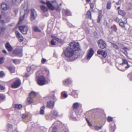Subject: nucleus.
<instances>
[{
  "mask_svg": "<svg viewBox=\"0 0 132 132\" xmlns=\"http://www.w3.org/2000/svg\"><path fill=\"white\" fill-rule=\"evenodd\" d=\"M80 50V46L78 43L71 42L69 46H68L64 52L65 56L68 58L73 56L75 54V51Z\"/></svg>",
  "mask_w": 132,
  "mask_h": 132,
  "instance_id": "obj_1",
  "label": "nucleus"
},
{
  "mask_svg": "<svg viewBox=\"0 0 132 132\" xmlns=\"http://www.w3.org/2000/svg\"><path fill=\"white\" fill-rule=\"evenodd\" d=\"M46 80L45 77L43 76H40L38 77L37 82L40 86H43L46 84Z\"/></svg>",
  "mask_w": 132,
  "mask_h": 132,
  "instance_id": "obj_2",
  "label": "nucleus"
},
{
  "mask_svg": "<svg viewBox=\"0 0 132 132\" xmlns=\"http://www.w3.org/2000/svg\"><path fill=\"white\" fill-rule=\"evenodd\" d=\"M46 4L48 8L51 10H54L55 9L57 10L59 9L58 5L56 2L53 5H52L49 2H46Z\"/></svg>",
  "mask_w": 132,
  "mask_h": 132,
  "instance_id": "obj_3",
  "label": "nucleus"
},
{
  "mask_svg": "<svg viewBox=\"0 0 132 132\" xmlns=\"http://www.w3.org/2000/svg\"><path fill=\"white\" fill-rule=\"evenodd\" d=\"M19 29L22 33L24 34H26L28 31V28L26 26H19Z\"/></svg>",
  "mask_w": 132,
  "mask_h": 132,
  "instance_id": "obj_4",
  "label": "nucleus"
},
{
  "mask_svg": "<svg viewBox=\"0 0 132 132\" xmlns=\"http://www.w3.org/2000/svg\"><path fill=\"white\" fill-rule=\"evenodd\" d=\"M37 16V13L35 10L34 9L31 10L30 15V19L31 21H32L34 20L35 19Z\"/></svg>",
  "mask_w": 132,
  "mask_h": 132,
  "instance_id": "obj_5",
  "label": "nucleus"
},
{
  "mask_svg": "<svg viewBox=\"0 0 132 132\" xmlns=\"http://www.w3.org/2000/svg\"><path fill=\"white\" fill-rule=\"evenodd\" d=\"M13 53L15 55H11L12 56H18L20 57H21L22 55V53L21 50L19 49H15L13 52Z\"/></svg>",
  "mask_w": 132,
  "mask_h": 132,
  "instance_id": "obj_6",
  "label": "nucleus"
},
{
  "mask_svg": "<svg viewBox=\"0 0 132 132\" xmlns=\"http://www.w3.org/2000/svg\"><path fill=\"white\" fill-rule=\"evenodd\" d=\"M97 43L99 46L101 48H104L106 46V42L102 39L98 40Z\"/></svg>",
  "mask_w": 132,
  "mask_h": 132,
  "instance_id": "obj_7",
  "label": "nucleus"
},
{
  "mask_svg": "<svg viewBox=\"0 0 132 132\" xmlns=\"http://www.w3.org/2000/svg\"><path fill=\"white\" fill-rule=\"evenodd\" d=\"M21 83L19 79L17 80L12 84V87L14 88H18L20 85Z\"/></svg>",
  "mask_w": 132,
  "mask_h": 132,
  "instance_id": "obj_8",
  "label": "nucleus"
},
{
  "mask_svg": "<svg viewBox=\"0 0 132 132\" xmlns=\"http://www.w3.org/2000/svg\"><path fill=\"white\" fill-rule=\"evenodd\" d=\"M94 53V51L92 48H90L87 53L86 59L87 60L89 59L93 55Z\"/></svg>",
  "mask_w": 132,
  "mask_h": 132,
  "instance_id": "obj_9",
  "label": "nucleus"
},
{
  "mask_svg": "<svg viewBox=\"0 0 132 132\" xmlns=\"http://www.w3.org/2000/svg\"><path fill=\"white\" fill-rule=\"evenodd\" d=\"M16 35L18 38L19 41L20 42H22L23 40V38L22 35L18 31L15 32Z\"/></svg>",
  "mask_w": 132,
  "mask_h": 132,
  "instance_id": "obj_10",
  "label": "nucleus"
},
{
  "mask_svg": "<svg viewBox=\"0 0 132 132\" xmlns=\"http://www.w3.org/2000/svg\"><path fill=\"white\" fill-rule=\"evenodd\" d=\"M97 53L98 54L102 55L104 58L106 57L107 55L106 52L102 50H98L97 51Z\"/></svg>",
  "mask_w": 132,
  "mask_h": 132,
  "instance_id": "obj_11",
  "label": "nucleus"
},
{
  "mask_svg": "<svg viewBox=\"0 0 132 132\" xmlns=\"http://www.w3.org/2000/svg\"><path fill=\"white\" fill-rule=\"evenodd\" d=\"M50 115L52 117L55 118L57 116L58 113L56 110H53L51 111Z\"/></svg>",
  "mask_w": 132,
  "mask_h": 132,
  "instance_id": "obj_12",
  "label": "nucleus"
},
{
  "mask_svg": "<svg viewBox=\"0 0 132 132\" xmlns=\"http://www.w3.org/2000/svg\"><path fill=\"white\" fill-rule=\"evenodd\" d=\"M5 46L7 49L9 51H12L13 49V47L8 43H7L6 44Z\"/></svg>",
  "mask_w": 132,
  "mask_h": 132,
  "instance_id": "obj_13",
  "label": "nucleus"
},
{
  "mask_svg": "<svg viewBox=\"0 0 132 132\" xmlns=\"http://www.w3.org/2000/svg\"><path fill=\"white\" fill-rule=\"evenodd\" d=\"M54 103L53 101H49L47 102V106L49 108H52L53 107Z\"/></svg>",
  "mask_w": 132,
  "mask_h": 132,
  "instance_id": "obj_14",
  "label": "nucleus"
},
{
  "mask_svg": "<svg viewBox=\"0 0 132 132\" xmlns=\"http://www.w3.org/2000/svg\"><path fill=\"white\" fill-rule=\"evenodd\" d=\"M1 7L2 9L6 11L7 10V6L5 3H2Z\"/></svg>",
  "mask_w": 132,
  "mask_h": 132,
  "instance_id": "obj_15",
  "label": "nucleus"
},
{
  "mask_svg": "<svg viewBox=\"0 0 132 132\" xmlns=\"http://www.w3.org/2000/svg\"><path fill=\"white\" fill-rule=\"evenodd\" d=\"M122 64L123 65L124 64H126L127 66H126L125 67L126 68H128L129 67L130 65L128 64V62L125 59L122 60Z\"/></svg>",
  "mask_w": 132,
  "mask_h": 132,
  "instance_id": "obj_16",
  "label": "nucleus"
},
{
  "mask_svg": "<svg viewBox=\"0 0 132 132\" xmlns=\"http://www.w3.org/2000/svg\"><path fill=\"white\" fill-rule=\"evenodd\" d=\"M41 9L44 12H45L47 11V8L44 5H41L40 6Z\"/></svg>",
  "mask_w": 132,
  "mask_h": 132,
  "instance_id": "obj_17",
  "label": "nucleus"
},
{
  "mask_svg": "<svg viewBox=\"0 0 132 132\" xmlns=\"http://www.w3.org/2000/svg\"><path fill=\"white\" fill-rule=\"evenodd\" d=\"M7 68L12 73H14L15 71V68L14 67H8Z\"/></svg>",
  "mask_w": 132,
  "mask_h": 132,
  "instance_id": "obj_18",
  "label": "nucleus"
},
{
  "mask_svg": "<svg viewBox=\"0 0 132 132\" xmlns=\"http://www.w3.org/2000/svg\"><path fill=\"white\" fill-rule=\"evenodd\" d=\"M22 106L20 104H15L14 105L13 108H14L20 109L22 107Z\"/></svg>",
  "mask_w": 132,
  "mask_h": 132,
  "instance_id": "obj_19",
  "label": "nucleus"
},
{
  "mask_svg": "<svg viewBox=\"0 0 132 132\" xmlns=\"http://www.w3.org/2000/svg\"><path fill=\"white\" fill-rule=\"evenodd\" d=\"M51 36L54 40H56L57 42L60 43H61L62 42V40L60 39L57 38L56 36L53 35H52Z\"/></svg>",
  "mask_w": 132,
  "mask_h": 132,
  "instance_id": "obj_20",
  "label": "nucleus"
},
{
  "mask_svg": "<svg viewBox=\"0 0 132 132\" xmlns=\"http://www.w3.org/2000/svg\"><path fill=\"white\" fill-rule=\"evenodd\" d=\"M36 95V93L32 92L29 94V96L32 98L34 97Z\"/></svg>",
  "mask_w": 132,
  "mask_h": 132,
  "instance_id": "obj_21",
  "label": "nucleus"
},
{
  "mask_svg": "<svg viewBox=\"0 0 132 132\" xmlns=\"http://www.w3.org/2000/svg\"><path fill=\"white\" fill-rule=\"evenodd\" d=\"M45 107L44 106H43L41 108L40 110V114H43L44 113V109Z\"/></svg>",
  "mask_w": 132,
  "mask_h": 132,
  "instance_id": "obj_22",
  "label": "nucleus"
},
{
  "mask_svg": "<svg viewBox=\"0 0 132 132\" xmlns=\"http://www.w3.org/2000/svg\"><path fill=\"white\" fill-rule=\"evenodd\" d=\"M127 23V21H123V22L122 21L121 22L119 23V24L120 26L122 27H125L124 24L126 23Z\"/></svg>",
  "mask_w": 132,
  "mask_h": 132,
  "instance_id": "obj_23",
  "label": "nucleus"
},
{
  "mask_svg": "<svg viewBox=\"0 0 132 132\" xmlns=\"http://www.w3.org/2000/svg\"><path fill=\"white\" fill-rule=\"evenodd\" d=\"M111 5V3L110 2H108L107 4L106 8L108 9H110Z\"/></svg>",
  "mask_w": 132,
  "mask_h": 132,
  "instance_id": "obj_24",
  "label": "nucleus"
},
{
  "mask_svg": "<svg viewBox=\"0 0 132 132\" xmlns=\"http://www.w3.org/2000/svg\"><path fill=\"white\" fill-rule=\"evenodd\" d=\"M79 105L78 103H76L73 104V107L74 109H76L79 106Z\"/></svg>",
  "mask_w": 132,
  "mask_h": 132,
  "instance_id": "obj_25",
  "label": "nucleus"
},
{
  "mask_svg": "<svg viewBox=\"0 0 132 132\" xmlns=\"http://www.w3.org/2000/svg\"><path fill=\"white\" fill-rule=\"evenodd\" d=\"M5 98V96L3 94H0V100H4Z\"/></svg>",
  "mask_w": 132,
  "mask_h": 132,
  "instance_id": "obj_26",
  "label": "nucleus"
},
{
  "mask_svg": "<svg viewBox=\"0 0 132 132\" xmlns=\"http://www.w3.org/2000/svg\"><path fill=\"white\" fill-rule=\"evenodd\" d=\"M27 102L29 104L31 103L33 101L32 98L30 97L27 98Z\"/></svg>",
  "mask_w": 132,
  "mask_h": 132,
  "instance_id": "obj_27",
  "label": "nucleus"
},
{
  "mask_svg": "<svg viewBox=\"0 0 132 132\" xmlns=\"http://www.w3.org/2000/svg\"><path fill=\"white\" fill-rule=\"evenodd\" d=\"M28 8V3L26 2L24 4L23 7V8L25 11H27V9Z\"/></svg>",
  "mask_w": 132,
  "mask_h": 132,
  "instance_id": "obj_28",
  "label": "nucleus"
},
{
  "mask_svg": "<svg viewBox=\"0 0 132 132\" xmlns=\"http://www.w3.org/2000/svg\"><path fill=\"white\" fill-rule=\"evenodd\" d=\"M118 13L119 15L123 16L125 14V13L123 12V11L119 10L118 11Z\"/></svg>",
  "mask_w": 132,
  "mask_h": 132,
  "instance_id": "obj_29",
  "label": "nucleus"
},
{
  "mask_svg": "<svg viewBox=\"0 0 132 132\" xmlns=\"http://www.w3.org/2000/svg\"><path fill=\"white\" fill-rule=\"evenodd\" d=\"M70 82V80L69 79H67L63 81V83L64 85H67Z\"/></svg>",
  "mask_w": 132,
  "mask_h": 132,
  "instance_id": "obj_30",
  "label": "nucleus"
},
{
  "mask_svg": "<svg viewBox=\"0 0 132 132\" xmlns=\"http://www.w3.org/2000/svg\"><path fill=\"white\" fill-rule=\"evenodd\" d=\"M24 18V16H21L19 19V20L18 22V24H20L21 23Z\"/></svg>",
  "mask_w": 132,
  "mask_h": 132,
  "instance_id": "obj_31",
  "label": "nucleus"
},
{
  "mask_svg": "<svg viewBox=\"0 0 132 132\" xmlns=\"http://www.w3.org/2000/svg\"><path fill=\"white\" fill-rule=\"evenodd\" d=\"M7 128L9 130H10L12 129V126L10 124H8L7 126Z\"/></svg>",
  "mask_w": 132,
  "mask_h": 132,
  "instance_id": "obj_32",
  "label": "nucleus"
},
{
  "mask_svg": "<svg viewBox=\"0 0 132 132\" xmlns=\"http://www.w3.org/2000/svg\"><path fill=\"white\" fill-rule=\"evenodd\" d=\"M127 48H126L125 47L123 48L122 49V52L125 54L126 55H127V53L126 50V49Z\"/></svg>",
  "mask_w": 132,
  "mask_h": 132,
  "instance_id": "obj_33",
  "label": "nucleus"
},
{
  "mask_svg": "<svg viewBox=\"0 0 132 132\" xmlns=\"http://www.w3.org/2000/svg\"><path fill=\"white\" fill-rule=\"evenodd\" d=\"M87 15H88V18L91 19V14L89 11H88L87 12Z\"/></svg>",
  "mask_w": 132,
  "mask_h": 132,
  "instance_id": "obj_34",
  "label": "nucleus"
},
{
  "mask_svg": "<svg viewBox=\"0 0 132 132\" xmlns=\"http://www.w3.org/2000/svg\"><path fill=\"white\" fill-rule=\"evenodd\" d=\"M33 30L35 31H40V30L37 27H33Z\"/></svg>",
  "mask_w": 132,
  "mask_h": 132,
  "instance_id": "obj_35",
  "label": "nucleus"
},
{
  "mask_svg": "<svg viewBox=\"0 0 132 132\" xmlns=\"http://www.w3.org/2000/svg\"><path fill=\"white\" fill-rule=\"evenodd\" d=\"M102 127V126H95L94 127V128L95 130H98L100 129Z\"/></svg>",
  "mask_w": 132,
  "mask_h": 132,
  "instance_id": "obj_36",
  "label": "nucleus"
},
{
  "mask_svg": "<svg viewBox=\"0 0 132 132\" xmlns=\"http://www.w3.org/2000/svg\"><path fill=\"white\" fill-rule=\"evenodd\" d=\"M5 74L3 71H0V77H2L4 76Z\"/></svg>",
  "mask_w": 132,
  "mask_h": 132,
  "instance_id": "obj_37",
  "label": "nucleus"
},
{
  "mask_svg": "<svg viewBox=\"0 0 132 132\" xmlns=\"http://www.w3.org/2000/svg\"><path fill=\"white\" fill-rule=\"evenodd\" d=\"M4 59V58L3 57L0 58V64H2L3 63Z\"/></svg>",
  "mask_w": 132,
  "mask_h": 132,
  "instance_id": "obj_38",
  "label": "nucleus"
},
{
  "mask_svg": "<svg viewBox=\"0 0 132 132\" xmlns=\"http://www.w3.org/2000/svg\"><path fill=\"white\" fill-rule=\"evenodd\" d=\"M101 18H102V17L100 15H99L98 16V20H97V21L99 23L100 22L101 19Z\"/></svg>",
  "mask_w": 132,
  "mask_h": 132,
  "instance_id": "obj_39",
  "label": "nucleus"
},
{
  "mask_svg": "<svg viewBox=\"0 0 132 132\" xmlns=\"http://www.w3.org/2000/svg\"><path fill=\"white\" fill-rule=\"evenodd\" d=\"M4 30V28L3 27H0V34Z\"/></svg>",
  "mask_w": 132,
  "mask_h": 132,
  "instance_id": "obj_40",
  "label": "nucleus"
},
{
  "mask_svg": "<svg viewBox=\"0 0 132 132\" xmlns=\"http://www.w3.org/2000/svg\"><path fill=\"white\" fill-rule=\"evenodd\" d=\"M12 3L13 5H15L17 2V0H12Z\"/></svg>",
  "mask_w": 132,
  "mask_h": 132,
  "instance_id": "obj_41",
  "label": "nucleus"
},
{
  "mask_svg": "<svg viewBox=\"0 0 132 132\" xmlns=\"http://www.w3.org/2000/svg\"><path fill=\"white\" fill-rule=\"evenodd\" d=\"M108 121L109 122H110L112 121V118L110 117H109L107 118Z\"/></svg>",
  "mask_w": 132,
  "mask_h": 132,
  "instance_id": "obj_42",
  "label": "nucleus"
},
{
  "mask_svg": "<svg viewBox=\"0 0 132 132\" xmlns=\"http://www.w3.org/2000/svg\"><path fill=\"white\" fill-rule=\"evenodd\" d=\"M112 45L116 49H118V47L117 45L114 44H112Z\"/></svg>",
  "mask_w": 132,
  "mask_h": 132,
  "instance_id": "obj_43",
  "label": "nucleus"
},
{
  "mask_svg": "<svg viewBox=\"0 0 132 132\" xmlns=\"http://www.w3.org/2000/svg\"><path fill=\"white\" fill-rule=\"evenodd\" d=\"M114 20L115 21L117 22H119L120 21V19L117 17H115Z\"/></svg>",
  "mask_w": 132,
  "mask_h": 132,
  "instance_id": "obj_44",
  "label": "nucleus"
},
{
  "mask_svg": "<svg viewBox=\"0 0 132 132\" xmlns=\"http://www.w3.org/2000/svg\"><path fill=\"white\" fill-rule=\"evenodd\" d=\"M51 43V44L52 45H54L55 44V42L53 40H52Z\"/></svg>",
  "mask_w": 132,
  "mask_h": 132,
  "instance_id": "obj_45",
  "label": "nucleus"
},
{
  "mask_svg": "<svg viewBox=\"0 0 132 132\" xmlns=\"http://www.w3.org/2000/svg\"><path fill=\"white\" fill-rule=\"evenodd\" d=\"M46 61V59L44 58H43L42 59L41 62L42 63L44 64L45 62Z\"/></svg>",
  "mask_w": 132,
  "mask_h": 132,
  "instance_id": "obj_46",
  "label": "nucleus"
},
{
  "mask_svg": "<svg viewBox=\"0 0 132 132\" xmlns=\"http://www.w3.org/2000/svg\"><path fill=\"white\" fill-rule=\"evenodd\" d=\"M5 87L4 86L0 85V89L1 90H4L5 89Z\"/></svg>",
  "mask_w": 132,
  "mask_h": 132,
  "instance_id": "obj_47",
  "label": "nucleus"
},
{
  "mask_svg": "<svg viewBox=\"0 0 132 132\" xmlns=\"http://www.w3.org/2000/svg\"><path fill=\"white\" fill-rule=\"evenodd\" d=\"M28 115L26 114H23L22 116V118L23 119H25L27 117Z\"/></svg>",
  "mask_w": 132,
  "mask_h": 132,
  "instance_id": "obj_48",
  "label": "nucleus"
},
{
  "mask_svg": "<svg viewBox=\"0 0 132 132\" xmlns=\"http://www.w3.org/2000/svg\"><path fill=\"white\" fill-rule=\"evenodd\" d=\"M66 13L67 15H71V13H70V12L68 11H66Z\"/></svg>",
  "mask_w": 132,
  "mask_h": 132,
  "instance_id": "obj_49",
  "label": "nucleus"
},
{
  "mask_svg": "<svg viewBox=\"0 0 132 132\" xmlns=\"http://www.w3.org/2000/svg\"><path fill=\"white\" fill-rule=\"evenodd\" d=\"M31 69V67H29L27 68V70L28 72H29Z\"/></svg>",
  "mask_w": 132,
  "mask_h": 132,
  "instance_id": "obj_50",
  "label": "nucleus"
},
{
  "mask_svg": "<svg viewBox=\"0 0 132 132\" xmlns=\"http://www.w3.org/2000/svg\"><path fill=\"white\" fill-rule=\"evenodd\" d=\"M1 15H0V23H3L4 22V21L2 20H1Z\"/></svg>",
  "mask_w": 132,
  "mask_h": 132,
  "instance_id": "obj_51",
  "label": "nucleus"
},
{
  "mask_svg": "<svg viewBox=\"0 0 132 132\" xmlns=\"http://www.w3.org/2000/svg\"><path fill=\"white\" fill-rule=\"evenodd\" d=\"M63 96L65 98H67L68 96V95L64 93L63 95Z\"/></svg>",
  "mask_w": 132,
  "mask_h": 132,
  "instance_id": "obj_52",
  "label": "nucleus"
},
{
  "mask_svg": "<svg viewBox=\"0 0 132 132\" xmlns=\"http://www.w3.org/2000/svg\"><path fill=\"white\" fill-rule=\"evenodd\" d=\"M17 61V60L16 59H14L13 60V62L15 63L16 64V62Z\"/></svg>",
  "mask_w": 132,
  "mask_h": 132,
  "instance_id": "obj_53",
  "label": "nucleus"
},
{
  "mask_svg": "<svg viewBox=\"0 0 132 132\" xmlns=\"http://www.w3.org/2000/svg\"><path fill=\"white\" fill-rule=\"evenodd\" d=\"M2 52H3L5 54L7 53V52L5 50H3Z\"/></svg>",
  "mask_w": 132,
  "mask_h": 132,
  "instance_id": "obj_54",
  "label": "nucleus"
},
{
  "mask_svg": "<svg viewBox=\"0 0 132 132\" xmlns=\"http://www.w3.org/2000/svg\"><path fill=\"white\" fill-rule=\"evenodd\" d=\"M90 7L92 9L93 7V4L91 3L90 5Z\"/></svg>",
  "mask_w": 132,
  "mask_h": 132,
  "instance_id": "obj_55",
  "label": "nucleus"
},
{
  "mask_svg": "<svg viewBox=\"0 0 132 132\" xmlns=\"http://www.w3.org/2000/svg\"><path fill=\"white\" fill-rule=\"evenodd\" d=\"M56 129V127H54L53 129V132H56L55 131V129Z\"/></svg>",
  "mask_w": 132,
  "mask_h": 132,
  "instance_id": "obj_56",
  "label": "nucleus"
},
{
  "mask_svg": "<svg viewBox=\"0 0 132 132\" xmlns=\"http://www.w3.org/2000/svg\"><path fill=\"white\" fill-rule=\"evenodd\" d=\"M14 11H15V14H17V13L18 11V10L17 9L15 10Z\"/></svg>",
  "mask_w": 132,
  "mask_h": 132,
  "instance_id": "obj_57",
  "label": "nucleus"
},
{
  "mask_svg": "<svg viewBox=\"0 0 132 132\" xmlns=\"http://www.w3.org/2000/svg\"><path fill=\"white\" fill-rule=\"evenodd\" d=\"M40 2L43 4H45V3L43 1H40Z\"/></svg>",
  "mask_w": 132,
  "mask_h": 132,
  "instance_id": "obj_58",
  "label": "nucleus"
},
{
  "mask_svg": "<svg viewBox=\"0 0 132 132\" xmlns=\"http://www.w3.org/2000/svg\"><path fill=\"white\" fill-rule=\"evenodd\" d=\"M88 123L89 126H92V124L89 122H88Z\"/></svg>",
  "mask_w": 132,
  "mask_h": 132,
  "instance_id": "obj_59",
  "label": "nucleus"
},
{
  "mask_svg": "<svg viewBox=\"0 0 132 132\" xmlns=\"http://www.w3.org/2000/svg\"><path fill=\"white\" fill-rule=\"evenodd\" d=\"M123 18L124 20V21H127V19L126 17H123Z\"/></svg>",
  "mask_w": 132,
  "mask_h": 132,
  "instance_id": "obj_60",
  "label": "nucleus"
},
{
  "mask_svg": "<svg viewBox=\"0 0 132 132\" xmlns=\"http://www.w3.org/2000/svg\"><path fill=\"white\" fill-rule=\"evenodd\" d=\"M25 77H28L29 76V75L27 74H26L25 75Z\"/></svg>",
  "mask_w": 132,
  "mask_h": 132,
  "instance_id": "obj_61",
  "label": "nucleus"
},
{
  "mask_svg": "<svg viewBox=\"0 0 132 132\" xmlns=\"http://www.w3.org/2000/svg\"><path fill=\"white\" fill-rule=\"evenodd\" d=\"M86 120L87 122V123H88V122H89V120H88V119H87V118H86Z\"/></svg>",
  "mask_w": 132,
  "mask_h": 132,
  "instance_id": "obj_62",
  "label": "nucleus"
},
{
  "mask_svg": "<svg viewBox=\"0 0 132 132\" xmlns=\"http://www.w3.org/2000/svg\"><path fill=\"white\" fill-rule=\"evenodd\" d=\"M90 0H86V1L87 2H89L90 1Z\"/></svg>",
  "mask_w": 132,
  "mask_h": 132,
  "instance_id": "obj_63",
  "label": "nucleus"
},
{
  "mask_svg": "<svg viewBox=\"0 0 132 132\" xmlns=\"http://www.w3.org/2000/svg\"><path fill=\"white\" fill-rule=\"evenodd\" d=\"M120 6H119L118 8H117V9L118 10H119V9H120Z\"/></svg>",
  "mask_w": 132,
  "mask_h": 132,
  "instance_id": "obj_64",
  "label": "nucleus"
}]
</instances>
